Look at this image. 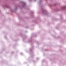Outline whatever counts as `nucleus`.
I'll list each match as a JSON object with an SVG mask.
<instances>
[{
	"label": "nucleus",
	"instance_id": "f257e3e1",
	"mask_svg": "<svg viewBox=\"0 0 66 66\" xmlns=\"http://www.w3.org/2000/svg\"><path fill=\"white\" fill-rule=\"evenodd\" d=\"M35 1H36V0H35Z\"/></svg>",
	"mask_w": 66,
	"mask_h": 66
}]
</instances>
